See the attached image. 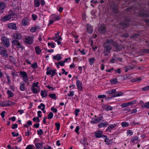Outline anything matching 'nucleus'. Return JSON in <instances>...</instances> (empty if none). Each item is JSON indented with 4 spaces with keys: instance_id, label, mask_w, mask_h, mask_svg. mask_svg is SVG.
Wrapping results in <instances>:
<instances>
[{
    "instance_id": "1",
    "label": "nucleus",
    "mask_w": 149,
    "mask_h": 149,
    "mask_svg": "<svg viewBox=\"0 0 149 149\" xmlns=\"http://www.w3.org/2000/svg\"><path fill=\"white\" fill-rule=\"evenodd\" d=\"M114 43L112 39L106 40L104 45L103 54L104 56H107L110 53V51L112 49L111 45H113Z\"/></svg>"
},
{
    "instance_id": "2",
    "label": "nucleus",
    "mask_w": 149,
    "mask_h": 149,
    "mask_svg": "<svg viewBox=\"0 0 149 149\" xmlns=\"http://www.w3.org/2000/svg\"><path fill=\"white\" fill-rule=\"evenodd\" d=\"M0 55L5 58L8 57V54L7 49L6 48L3 46L0 47Z\"/></svg>"
},
{
    "instance_id": "3",
    "label": "nucleus",
    "mask_w": 149,
    "mask_h": 149,
    "mask_svg": "<svg viewBox=\"0 0 149 149\" xmlns=\"http://www.w3.org/2000/svg\"><path fill=\"white\" fill-rule=\"evenodd\" d=\"M34 41V38L31 36H25L24 41L26 45H30L32 44Z\"/></svg>"
},
{
    "instance_id": "4",
    "label": "nucleus",
    "mask_w": 149,
    "mask_h": 149,
    "mask_svg": "<svg viewBox=\"0 0 149 149\" xmlns=\"http://www.w3.org/2000/svg\"><path fill=\"white\" fill-rule=\"evenodd\" d=\"M1 40L2 44L7 47H8L10 45L9 39L4 36L2 37Z\"/></svg>"
},
{
    "instance_id": "5",
    "label": "nucleus",
    "mask_w": 149,
    "mask_h": 149,
    "mask_svg": "<svg viewBox=\"0 0 149 149\" xmlns=\"http://www.w3.org/2000/svg\"><path fill=\"white\" fill-rule=\"evenodd\" d=\"M19 75L22 79V80L24 82L28 81V80H29V78L26 72L23 71H21L20 72Z\"/></svg>"
},
{
    "instance_id": "6",
    "label": "nucleus",
    "mask_w": 149,
    "mask_h": 149,
    "mask_svg": "<svg viewBox=\"0 0 149 149\" xmlns=\"http://www.w3.org/2000/svg\"><path fill=\"white\" fill-rule=\"evenodd\" d=\"M47 70L46 74L48 75L51 74V77L52 78L56 74V69L51 70V69L50 67H47Z\"/></svg>"
},
{
    "instance_id": "7",
    "label": "nucleus",
    "mask_w": 149,
    "mask_h": 149,
    "mask_svg": "<svg viewBox=\"0 0 149 149\" xmlns=\"http://www.w3.org/2000/svg\"><path fill=\"white\" fill-rule=\"evenodd\" d=\"M76 84L79 91H82L83 89L82 82L80 80H77L76 81Z\"/></svg>"
},
{
    "instance_id": "8",
    "label": "nucleus",
    "mask_w": 149,
    "mask_h": 149,
    "mask_svg": "<svg viewBox=\"0 0 149 149\" xmlns=\"http://www.w3.org/2000/svg\"><path fill=\"white\" fill-rule=\"evenodd\" d=\"M13 15V14L11 13L10 14L7 15L5 16L2 17L1 18V20L3 22H5L11 18L12 17Z\"/></svg>"
},
{
    "instance_id": "9",
    "label": "nucleus",
    "mask_w": 149,
    "mask_h": 149,
    "mask_svg": "<svg viewBox=\"0 0 149 149\" xmlns=\"http://www.w3.org/2000/svg\"><path fill=\"white\" fill-rule=\"evenodd\" d=\"M12 43L13 46H17V48H21L22 49V46L20 44L18 40L15 39L13 41Z\"/></svg>"
},
{
    "instance_id": "10",
    "label": "nucleus",
    "mask_w": 149,
    "mask_h": 149,
    "mask_svg": "<svg viewBox=\"0 0 149 149\" xmlns=\"http://www.w3.org/2000/svg\"><path fill=\"white\" fill-rule=\"evenodd\" d=\"M13 37L15 39L20 40L22 38V36L21 34L16 32L13 34Z\"/></svg>"
},
{
    "instance_id": "11",
    "label": "nucleus",
    "mask_w": 149,
    "mask_h": 149,
    "mask_svg": "<svg viewBox=\"0 0 149 149\" xmlns=\"http://www.w3.org/2000/svg\"><path fill=\"white\" fill-rule=\"evenodd\" d=\"M7 27L11 29L16 30L17 29L16 24L14 23H10L7 25Z\"/></svg>"
},
{
    "instance_id": "12",
    "label": "nucleus",
    "mask_w": 149,
    "mask_h": 149,
    "mask_svg": "<svg viewBox=\"0 0 149 149\" xmlns=\"http://www.w3.org/2000/svg\"><path fill=\"white\" fill-rule=\"evenodd\" d=\"M99 31L102 34L106 32L105 27L104 24H101L99 28Z\"/></svg>"
},
{
    "instance_id": "13",
    "label": "nucleus",
    "mask_w": 149,
    "mask_h": 149,
    "mask_svg": "<svg viewBox=\"0 0 149 149\" xmlns=\"http://www.w3.org/2000/svg\"><path fill=\"white\" fill-rule=\"evenodd\" d=\"M29 18L28 17H25L22 21V24L24 26H26L29 22Z\"/></svg>"
},
{
    "instance_id": "14",
    "label": "nucleus",
    "mask_w": 149,
    "mask_h": 149,
    "mask_svg": "<svg viewBox=\"0 0 149 149\" xmlns=\"http://www.w3.org/2000/svg\"><path fill=\"white\" fill-rule=\"evenodd\" d=\"M144 102L142 100H141L139 102V104H142L141 106V107L142 108H146V109L149 108V101L145 104H144Z\"/></svg>"
},
{
    "instance_id": "15",
    "label": "nucleus",
    "mask_w": 149,
    "mask_h": 149,
    "mask_svg": "<svg viewBox=\"0 0 149 149\" xmlns=\"http://www.w3.org/2000/svg\"><path fill=\"white\" fill-rule=\"evenodd\" d=\"M134 67L132 65H127L124 67L123 68L125 72H126L129 70H131L134 69Z\"/></svg>"
},
{
    "instance_id": "16",
    "label": "nucleus",
    "mask_w": 149,
    "mask_h": 149,
    "mask_svg": "<svg viewBox=\"0 0 149 149\" xmlns=\"http://www.w3.org/2000/svg\"><path fill=\"white\" fill-rule=\"evenodd\" d=\"M101 120V118H93L90 122L91 123L93 124L98 123L100 122Z\"/></svg>"
},
{
    "instance_id": "17",
    "label": "nucleus",
    "mask_w": 149,
    "mask_h": 149,
    "mask_svg": "<svg viewBox=\"0 0 149 149\" xmlns=\"http://www.w3.org/2000/svg\"><path fill=\"white\" fill-rule=\"evenodd\" d=\"M102 132L100 131H97L96 132L95 134V136L96 138H100V137H102L103 135Z\"/></svg>"
},
{
    "instance_id": "18",
    "label": "nucleus",
    "mask_w": 149,
    "mask_h": 149,
    "mask_svg": "<svg viewBox=\"0 0 149 149\" xmlns=\"http://www.w3.org/2000/svg\"><path fill=\"white\" fill-rule=\"evenodd\" d=\"M86 27L88 32L89 33H91L93 31V29L92 26L90 24H88L86 25Z\"/></svg>"
},
{
    "instance_id": "19",
    "label": "nucleus",
    "mask_w": 149,
    "mask_h": 149,
    "mask_svg": "<svg viewBox=\"0 0 149 149\" xmlns=\"http://www.w3.org/2000/svg\"><path fill=\"white\" fill-rule=\"evenodd\" d=\"M102 137L104 138V141L106 142V144L109 145L111 143V141L109 139V138H107L106 136L103 135L102 136Z\"/></svg>"
},
{
    "instance_id": "20",
    "label": "nucleus",
    "mask_w": 149,
    "mask_h": 149,
    "mask_svg": "<svg viewBox=\"0 0 149 149\" xmlns=\"http://www.w3.org/2000/svg\"><path fill=\"white\" fill-rule=\"evenodd\" d=\"M48 91L45 90H42L40 92V95L42 98L46 97L47 96Z\"/></svg>"
},
{
    "instance_id": "21",
    "label": "nucleus",
    "mask_w": 149,
    "mask_h": 149,
    "mask_svg": "<svg viewBox=\"0 0 149 149\" xmlns=\"http://www.w3.org/2000/svg\"><path fill=\"white\" fill-rule=\"evenodd\" d=\"M116 92V89H112L109 90L106 92V93L109 95H113L114 94H115Z\"/></svg>"
},
{
    "instance_id": "22",
    "label": "nucleus",
    "mask_w": 149,
    "mask_h": 149,
    "mask_svg": "<svg viewBox=\"0 0 149 149\" xmlns=\"http://www.w3.org/2000/svg\"><path fill=\"white\" fill-rule=\"evenodd\" d=\"M40 89V88L39 87L38 88H31V90L35 94H37L38 92H39Z\"/></svg>"
},
{
    "instance_id": "23",
    "label": "nucleus",
    "mask_w": 149,
    "mask_h": 149,
    "mask_svg": "<svg viewBox=\"0 0 149 149\" xmlns=\"http://www.w3.org/2000/svg\"><path fill=\"white\" fill-rule=\"evenodd\" d=\"M87 139L86 138H84L80 141L81 143L84 146L88 145Z\"/></svg>"
},
{
    "instance_id": "24",
    "label": "nucleus",
    "mask_w": 149,
    "mask_h": 149,
    "mask_svg": "<svg viewBox=\"0 0 149 149\" xmlns=\"http://www.w3.org/2000/svg\"><path fill=\"white\" fill-rule=\"evenodd\" d=\"M53 59L59 61L61 60L62 59V58L60 55L58 54L54 56H53Z\"/></svg>"
},
{
    "instance_id": "25",
    "label": "nucleus",
    "mask_w": 149,
    "mask_h": 149,
    "mask_svg": "<svg viewBox=\"0 0 149 149\" xmlns=\"http://www.w3.org/2000/svg\"><path fill=\"white\" fill-rule=\"evenodd\" d=\"M34 6L35 7H38L40 4V0H34Z\"/></svg>"
},
{
    "instance_id": "26",
    "label": "nucleus",
    "mask_w": 149,
    "mask_h": 149,
    "mask_svg": "<svg viewBox=\"0 0 149 149\" xmlns=\"http://www.w3.org/2000/svg\"><path fill=\"white\" fill-rule=\"evenodd\" d=\"M35 49L37 54L40 55L42 52V50L40 47L38 46H36L35 47Z\"/></svg>"
},
{
    "instance_id": "27",
    "label": "nucleus",
    "mask_w": 149,
    "mask_h": 149,
    "mask_svg": "<svg viewBox=\"0 0 149 149\" xmlns=\"http://www.w3.org/2000/svg\"><path fill=\"white\" fill-rule=\"evenodd\" d=\"M123 93L121 92H118L117 93L116 92L115 94L111 96V98L121 96L123 95Z\"/></svg>"
},
{
    "instance_id": "28",
    "label": "nucleus",
    "mask_w": 149,
    "mask_h": 149,
    "mask_svg": "<svg viewBox=\"0 0 149 149\" xmlns=\"http://www.w3.org/2000/svg\"><path fill=\"white\" fill-rule=\"evenodd\" d=\"M116 126V124H111L109 125L107 128V131H110L111 130L113 129Z\"/></svg>"
},
{
    "instance_id": "29",
    "label": "nucleus",
    "mask_w": 149,
    "mask_h": 149,
    "mask_svg": "<svg viewBox=\"0 0 149 149\" xmlns=\"http://www.w3.org/2000/svg\"><path fill=\"white\" fill-rule=\"evenodd\" d=\"M108 125L107 122H105L104 123H100L98 125L99 127L102 128L107 127Z\"/></svg>"
},
{
    "instance_id": "30",
    "label": "nucleus",
    "mask_w": 149,
    "mask_h": 149,
    "mask_svg": "<svg viewBox=\"0 0 149 149\" xmlns=\"http://www.w3.org/2000/svg\"><path fill=\"white\" fill-rule=\"evenodd\" d=\"M20 89L22 91H24L25 90L24 83L23 82H21L20 84Z\"/></svg>"
},
{
    "instance_id": "31",
    "label": "nucleus",
    "mask_w": 149,
    "mask_h": 149,
    "mask_svg": "<svg viewBox=\"0 0 149 149\" xmlns=\"http://www.w3.org/2000/svg\"><path fill=\"white\" fill-rule=\"evenodd\" d=\"M6 8V4L3 2H0V10H3Z\"/></svg>"
},
{
    "instance_id": "32",
    "label": "nucleus",
    "mask_w": 149,
    "mask_h": 149,
    "mask_svg": "<svg viewBox=\"0 0 149 149\" xmlns=\"http://www.w3.org/2000/svg\"><path fill=\"white\" fill-rule=\"evenodd\" d=\"M139 15L141 17H149V14L148 13H145L144 12L139 13Z\"/></svg>"
},
{
    "instance_id": "33",
    "label": "nucleus",
    "mask_w": 149,
    "mask_h": 149,
    "mask_svg": "<svg viewBox=\"0 0 149 149\" xmlns=\"http://www.w3.org/2000/svg\"><path fill=\"white\" fill-rule=\"evenodd\" d=\"M8 97H12L14 96V94L11 91L8 90L7 92Z\"/></svg>"
},
{
    "instance_id": "34",
    "label": "nucleus",
    "mask_w": 149,
    "mask_h": 149,
    "mask_svg": "<svg viewBox=\"0 0 149 149\" xmlns=\"http://www.w3.org/2000/svg\"><path fill=\"white\" fill-rule=\"evenodd\" d=\"M35 146L38 149H42L43 146V145L41 143H36Z\"/></svg>"
},
{
    "instance_id": "35",
    "label": "nucleus",
    "mask_w": 149,
    "mask_h": 149,
    "mask_svg": "<svg viewBox=\"0 0 149 149\" xmlns=\"http://www.w3.org/2000/svg\"><path fill=\"white\" fill-rule=\"evenodd\" d=\"M95 60V58H90L89 59L90 64L91 65H92L94 63V61Z\"/></svg>"
},
{
    "instance_id": "36",
    "label": "nucleus",
    "mask_w": 149,
    "mask_h": 149,
    "mask_svg": "<svg viewBox=\"0 0 149 149\" xmlns=\"http://www.w3.org/2000/svg\"><path fill=\"white\" fill-rule=\"evenodd\" d=\"M121 125L123 127H124L128 126L129 124L127 122H124L121 123Z\"/></svg>"
},
{
    "instance_id": "37",
    "label": "nucleus",
    "mask_w": 149,
    "mask_h": 149,
    "mask_svg": "<svg viewBox=\"0 0 149 149\" xmlns=\"http://www.w3.org/2000/svg\"><path fill=\"white\" fill-rule=\"evenodd\" d=\"M0 105L1 107H7L9 106V104L5 102H3L0 104Z\"/></svg>"
},
{
    "instance_id": "38",
    "label": "nucleus",
    "mask_w": 149,
    "mask_h": 149,
    "mask_svg": "<svg viewBox=\"0 0 149 149\" xmlns=\"http://www.w3.org/2000/svg\"><path fill=\"white\" fill-rule=\"evenodd\" d=\"M38 108L39 109H41L42 111H43L45 109V105L41 103L40 106L38 107Z\"/></svg>"
},
{
    "instance_id": "39",
    "label": "nucleus",
    "mask_w": 149,
    "mask_h": 149,
    "mask_svg": "<svg viewBox=\"0 0 149 149\" xmlns=\"http://www.w3.org/2000/svg\"><path fill=\"white\" fill-rule=\"evenodd\" d=\"M138 138L137 136H135L134 137H133L132 138L131 140V142L132 143H134L135 142V141H138Z\"/></svg>"
},
{
    "instance_id": "40",
    "label": "nucleus",
    "mask_w": 149,
    "mask_h": 149,
    "mask_svg": "<svg viewBox=\"0 0 149 149\" xmlns=\"http://www.w3.org/2000/svg\"><path fill=\"white\" fill-rule=\"evenodd\" d=\"M49 96L50 97L56 100L57 98L56 94L55 93L49 94Z\"/></svg>"
},
{
    "instance_id": "41",
    "label": "nucleus",
    "mask_w": 149,
    "mask_h": 149,
    "mask_svg": "<svg viewBox=\"0 0 149 149\" xmlns=\"http://www.w3.org/2000/svg\"><path fill=\"white\" fill-rule=\"evenodd\" d=\"M38 84V82H37L36 83H33L32 85L31 88H38L39 87Z\"/></svg>"
},
{
    "instance_id": "42",
    "label": "nucleus",
    "mask_w": 149,
    "mask_h": 149,
    "mask_svg": "<svg viewBox=\"0 0 149 149\" xmlns=\"http://www.w3.org/2000/svg\"><path fill=\"white\" fill-rule=\"evenodd\" d=\"M6 77L8 80L7 83L8 84H10L11 82L10 77V76L8 75V74H6Z\"/></svg>"
},
{
    "instance_id": "43",
    "label": "nucleus",
    "mask_w": 149,
    "mask_h": 149,
    "mask_svg": "<svg viewBox=\"0 0 149 149\" xmlns=\"http://www.w3.org/2000/svg\"><path fill=\"white\" fill-rule=\"evenodd\" d=\"M116 48L117 50V51H120L123 48V47L122 46L120 45H117L116 47Z\"/></svg>"
},
{
    "instance_id": "44",
    "label": "nucleus",
    "mask_w": 149,
    "mask_h": 149,
    "mask_svg": "<svg viewBox=\"0 0 149 149\" xmlns=\"http://www.w3.org/2000/svg\"><path fill=\"white\" fill-rule=\"evenodd\" d=\"M53 116V114L52 112L50 113L47 116V118L49 119H52Z\"/></svg>"
},
{
    "instance_id": "45",
    "label": "nucleus",
    "mask_w": 149,
    "mask_h": 149,
    "mask_svg": "<svg viewBox=\"0 0 149 149\" xmlns=\"http://www.w3.org/2000/svg\"><path fill=\"white\" fill-rule=\"evenodd\" d=\"M127 135H130V136H132L133 134V132L131 130H128L127 131Z\"/></svg>"
},
{
    "instance_id": "46",
    "label": "nucleus",
    "mask_w": 149,
    "mask_h": 149,
    "mask_svg": "<svg viewBox=\"0 0 149 149\" xmlns=\"http://www.w3.org/2000/svg\"><path fill=\"white\" fill-rule=\"evenodd\" d=\"M60 123L59 122L56 123H55V125L56 127L57 130H59L60 127Z\"/></svg>"
},
{
    "instance_id": "47",
    "label": "nucleus",
    "mask_w": 149,
    "mask_h": 149,
    "mask_svg": "<svg viewBox=\"0 0 149 149\" xmlns=\"http://www.w3.org/2000/svg\"><path fill=\"white\" fill-rule=\"evenodd\" d=\"M137 100H133V101H132L131 102H129L127 103V105L128 106L130 105L131 104H134L136 103V102Z\"/></svg>"
},
{
    "instance_id": "48",
    "label": "nucleus",
    "mask_w": 149,
    "mask_h": 149,
    "mask_svg": "<svg viewBox=\"0 0 149 149\" xmlns=\"http://www.w3.org/2000/svg\"><path fill=\"white\" fill-rule=\"evenodd\" d=\"M31 133L30 132V130H28L27 131L25 132V135L28 136L29 135L31 134Z\"/></svg>"
},
{
    "instance_id": "49",
    "label": "nucleus",
    "mask_w": 149,
    "mask_h": 149,
    "mask_svg": "<svg viewBox=\"0 0 149 149\" xmlns=\"http://www.w3.org/2000/svg\"><path fill=\"white\" fill-rule=\"evenodd\" d=\"M32 18L33 20L35 21L37 19L38 17L36 15L33 14L32 15Z\"/></svg>"
},
{
    "instance_id": "50",
    "label": "nucleus",
    "mask_w": 149,
    "mask_h": 149,
    "mask_svg": "<svg viewBox=\"0 0 149 149\" xmlns=\"http://www.w3.org/2000/svg\"><path fill=\"white\" fill-rule=\"evenodd\" d=\"M113 10L114 13H118V9L117 7L116 6H115L113 8Z\"/></svg>"
},
{
    "instance_id": "51",
    "label": "nucleus",
    "mask_w": 149,
    "mask_h": 149,
    "mask_svg": "<svg viewBox=\"0 0 149 149\" xmlns=\"http://www.w3.org/2000/svg\"><path fill=\"white\" fill-rule=\"evenodd\" d=\"M34 147L33 145H29L27 146L25 149H33Z\"/></svg>"
},
{
    "instance_id": "52",
    "label": "nucleus",
    "mask_w": 149,
    "mask_h": 149,
    "mask_svg": "<svg viewBox=\"0 0 149 149\" xmlns=\"http://www.w3.org/2000/svg\"><path fill=\"white\" fill-rule=\"evenodd\" d=\"M37 133L38 134L41 135L43 134V132L42 129H40L37 130Z\"/></svg>"
},
{
    "instance_id": "53",
    "label": "nucleus",
    "mask_w": 149,
    "mask_h": 149,
    "mask_svg": "<svg viewBox=\"0 0 149 149\" xmlns=\"http://www.w3.org/2000/svg\"><path fill=\"white\" fill-rule=\"evenodd\" d=\"M37 29V28L36 27H33L30 29V31L32 33L35 32Z\"/></svg>"
},
{
    "instance_id": "54",
    "label": "nucleus",
    "mask_w": 149,
    "mask_h": 149,
    "mask_svg": "<svg viewBox=\"0 0 149 149\" xmlns=\"http://www.w3.org/2000/svg\"><path fill=\"white\" fill-rule=\"evenodd\" d=\"M54 18L55 21H58L60 19V17L59 15H55L54 17Z\"/></svg>"
},
{
    "instance_id": "55",
    "label": "nucleus",
    "mask_w": 149,
    "mask_h": 149,
    "mask_svg": "<svg viewBox=\"0 0 149 149\" xmlns=\"http://www.w3.org/2000/svg\"><path fill=\"white\" fill-rule=\"evenodd\" d=\"M31 67L33 68H36L38 67L37 63L36 62H34L31 65Z\"/></svg>"
},
{
    "instance_id": "56",
    "label": "nucleus",
    "mask_w": 149,
    "mask_h": 149,
    "mask_svg": "<svg viewBox=\"0 0 149 149\" xmlns=\"http://www.w3.org/2000/svg\"><path fill=\"white\" fill-rule=\"evenodd\" d=\"M111 82L112 84H116L117 82V79H113L111 80Z\"/></svg>"
},
{
    "instance_id": "57",
    "label": "nucleus",
    "mask_w": 149,
    "mask_h": 149,
    "mask_svg": "<svg viewBox=\"0 0 149 149\" xmlns=\"http://www.w3.org/2000/svg\"><path fill=\"white\" fill-rule=\"evenodd\" d=\"M33 120L35 122L36 121L37 122H39L40 121V119L38 117L33 118Z\"/></svg>"
},
{
    "instance_id": "58",
    "label": "nucleus",
    "mask_w": 149,
    "mask_h": 149,
    "mask_svg": "<svg viewBox=\"0 0 149 149\" xmlns=\"http://www.w3.org/2000/svg\"><path fill=\"white\" fill-rule=\"evenodd\" d=\"M48 46H50L52 48H54L55 47L54 44L53 42L48 43Z\"/></svg>"
},
{
    "instance_id": "59",
    "label": "nucleus",
    "mask_w": 149,
    "mask_h": 149,
    "mask_svg": "<svg viewBox=\"0 0 149 149\" xmlns=\"http://www.w3.org/2000/svg\"><path fill=\"white\" fill-rule=\"evenodd\" d=\"M74 91H70V93L68 94V95L69 96L72 97L74 95Z\"/></svg>"
},
{
    "instance_id": "60",
    "label": "nucleus",
    "mask_w": 149,
    "mask_h": 149,
    "mask_svg": "<svg viewBox=\"0 0 149 149\" xmlns=\"http://www.w3.org/2000/svg\"><path fill=\"white\" fill-rule=\"evenodd\" d=\"M112 109H113L112 107L110 106H108L106 108V110L107 111H109V110H111Z\"/></svg>"
},
{
    "instance_id": "61",
    "label": "nucleus",
    "mask_w": 149,
    "mask_h": 149,
    "mask_svg": "<svg viewBox=\"0 0 149 149\" xmlns=\"http://www.w3.org/2000/svg\"><path fill=\"white\" fill-rule=\"evenodd\" d=\"M142 91H146L149 90V88L148 86H146L144 88H142Z\"/></svg>"
},
{
    "instance_id": "62",
    "label": "nucleus",
    "mask_w": 149,
    "mask_h": 149,
    "mask_svg": "<svg viewBox=\"0 0 149 149\" xmlns=\"http://www.w3.org/2000/svg\"><path fill=\"white\" fill-rule=\"evenodd\" d=\"M79 50L82 55H84L86 54V52H85V50L84 49H79Z\"/></svg>"
},
{
    "instance_id": "63",
    "label": "nucleus",
    "mask_w": 149,
    "mask_h": 149,
    "mask_svg": "<svg viewBox=\"0 0 149 149\" xmlns=\"http://www.w3.org/2000/svg\"><path fill=\"white\" fill-rule=\"evenodd\" d=\"M80 111V110L78 109H76L75 110V115L77 116H78V113Z\"/></svg>"
},
{
    "instance_id": "64",
    "label": "nucleus",
    "mask_w": 149,
    "mask_h": 149,
    "mask_svg": "<svg viewBox=\"0 0 149 149\" xmlns=\"http://www.w3.org/2000/svg\"><path fill=\"white\" fill-rule=\"evenodd\" d=\"M65 62L63 61H61L58 62L59 65H60L61 66H63Z\"/></svg>"
}]
</instances>
